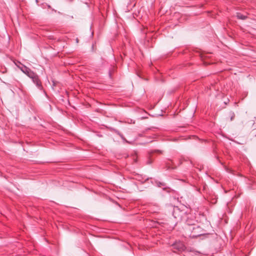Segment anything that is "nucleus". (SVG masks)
Segmentation results:
<instances>
[{
    "label": "nucleus",
    "instance_id": "7",
    "mask_svg": "<svg viewBox=\"0 0 256 256\" xmlns=\"http://www.w3.org/2000/svg\"><path fill=\"white\" fill-rule=\"evenodd\" d=\"M232 116L230 118V120H232L234 117V113L232 114Z\"/></svg>",
    "mask_w": 256,
    "mask_h": 256
},
{
    "label": "nucleus",
    "instance_id": "2",
    "mask_svg": "<svg viewBox=\"0 0 256 256\" xmlns=\"http://www.w3.org/2000/svg\"><path fill=\"white\" fill-rule=\"evenodd\" d=\"M18 67L30 78L34 74L33 71L24 64H20V66H18Z\"/></svg>",
    "mask_w": 256,
    "mask_h": 256
},
{
    "label": "nucleus",
    "instance_id": "1",
    "mask_svg": "<svg viewBox=\"0 0 256 256\" xmlns=\"http://www.w3.org/2000/svg\"><path fill=\"white\" fill-rule=\"evenodd\" d=\"M187 226L185 228L186 234L190 238H194L204 234L203 230L197 224L186 222Z\"/></svg>",
    "mask_w": 256,
    "mask_h": 256
},
{
    "label": "nucleus",
    "instance_id": "5",
    "mask_svg": "<svg viewBox=\"0 0 256 256\" xmlns=\"http://www.w3.org/2000/svg\"><path fill=\"white\" fill-rule=\"evenodd\" d=\"M174 248H176L178 250H181L183 248V244L182 243H179L178 247L176 244H174Z\"/></svg>",
    "mask_w": 256,
    "mask_h": 256
},
{
    "label": "nucleus",
    "instance_id": "8",
    "mask_svg": "<svg viewBox=\"0 0 256 256\" xmlns=\"http://www.w3.org/2000/svg\"><path fill=\"white\" fill-rule=\"evenodd\" d=\"M76 42H78V39H76Z\"/></svg>",
    "mask_w": 256,
    "mask_h": 256
},
{
    "label": "nucleus",
    "instance_id": "6",
    "mask_svg": "<svg viewBox=\"0 0 256 256\" xmlns=\"http://www.w3.org/2000/svg\"><path fill=\"white\" fill-rule=\"evenodd\" d=\"M187 220H188V221H189V222H190V223H191V224H193V223L195 224V222H196L194 220H190L188 218L187 219V220H186V222Z\"/></svg>",
    "mask_w": 256,
    "mask_h": 256
},
{
    "label": "nucleus",
    "instance_id": "4",
    "mask_svg": "<svg viewBox=\"0 0 256 256\" xmlns=\"http://www.w3.org/2000/svg\"><path fill=\"white\" fill-rule=\"evenodd\" d=\"M236 17L242 20H246L247 18V16H244L240 12L236 13Z\"/></svg>",
    "mask_w": 256,
    "mask_h": 256
},
{
    "label": "nucleus",
    "instance_id": "3",
    "mask_svg": "<svg viewBox=\"0 0 256 256\" xmlns=\"http://www.w3.org/2000/svg\"><path fill=\"white\" fill-rule=\"evenodd\" d=\"M30 78L32 80L33 82L38 88H42L41 82L36 74L34 73V74Z\"/></svg>",
    "mask_w": 256,
    "mask_h": 256
}]
</instances>
